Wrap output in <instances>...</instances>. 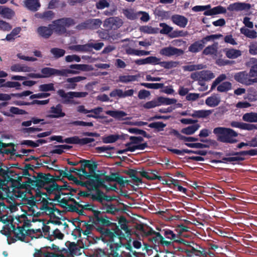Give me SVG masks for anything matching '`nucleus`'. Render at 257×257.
<instances>
[{"label":"nucleus","instance_id":"obj_1","mask_svg":"<svg viewBox=\"0 0 257 257\" xmlns=\"http://www.w3.org/2000/svg\"><path fill=\"white\" fill-rule=\"evenodd\" d=\"M8 195L13 198L28 199L25 210L29 216H39L41 213H45L51 218H58L61 215L59 210L47 201V194L41 190H32L27 192L25 188H17Z\"/></svg>","mask_w":257,"mask_h":257},{"label":"nucleus","instance_id":"obj_2","mask_svg":"<svg viewBox=\"0 0 257 257\" xmlns=\"http://www.w3.org/2000/svg\"><path fill=\"white\" fill-rule=\"evenodd\" d=\"M16 188H9L8 191L6 192V195L8 197L10 198L13 202L9 201L8 198L0 202V213L7 212L8 213L9 211L11 213H13L16 211H19V209L21 211L24 212L22 214L10 216L9 218H6L5 215L1 217V220L2 221L5 222L6 220H8V222L10 221L14 228H17V227L18 226L23 227L26 219H27V220L31 221V216L28 215L25 210V207L28 205V199L25 198L22 199L16 197L13 198L8 195L10 192H13L14 189H16Z\"/></svg>","mask_w":257,"mask_h":257},{"label":"nucleus","instance_id":"obj_3","mask_svg":"<svg viewBox=\"0 0 257 257\" xmlns=\"http://www.w3.org/2000/svg\"><path fill=\"white\" fill-rule=\"evenodd\" d=\"M53 176L50 174H40L34 180H31L29 186L31 189L27 192H30L32 190H41L49 195V198L54 200L55 195L60 191L58 185L53 181Z\"/></svg>","mask_w":257,"mask_h":257},{"label":"nucleus","instance_id":"obj_4","mask_svg":"<svg viewBox=\"0 0 257 257\" xmlns=\"http://www.w3.org/2000/svg\"><path fill=\"white\" fill-rule=\"evenodd\" d=\"M118 225L113 223V245H115L116 249L121 247L122 240L127 239L131 241V230L127 225L126 219L123 216L117 217Z\"/></svg>","mask_w":257,"mask_h":257},{"label":"nucleus","instance_id":"obj_5","mask_svg":"<svg viewBox=\"0 0 257 257\" xmlns=\"http://www.w3.org/2000/svg\"><path fill=\"white\" fill-rule=\"evenodd\" d=\"M74 24V21L70 18H64L53 22V24L49 27H40L37 29L38 34L41 37L48 38L52 34L54 30L58 33H63L65 32L66 28Z\"/></svg>","mask_w":257,"mask_h":257},{"label":"nucleus","instance_id":"obj_6","mask_svg":"<svg viewBox=\"0 0 257 257\" xmlns=\"http://www.w3.org/2000/svg\"><path fill=\"white\" fill-rule=\"evenodd\" d=\"M218 141L225 143L233 144L237 142L236 138L238 134L232 129L224 127H217L213 130Z\"/></svg>","mask_w":257,"mask_h":257},{"label":"nucleus","instance_id":"obj_7","mask_svg":"<svg viewBox=\"0 0 257 257\" xmlns=\"http://www.w3.org/2000/svg\"><path fill=\"white\" fill-rule=\"evenodd\" d=\"M112 182V176H104L102 177H93L89 179L87 184L91 189L102 187L108 191L111 190Z\"/></svg>","mask_w":257,"mask_h":257},{"label":"nucleus","instance_id":"obj_8","mask_svg":"<svg viewBox=\"0 0 257 257\" xmlns=\"http://www.w3.org/2000/svg\"><path fill=\"white\" fill-rule=\"evenodd\" d=\"M130 142L125 144L126 149L120 151L119 153H122L125 151L134 152L137 150H144L148 147L147 143H142L144 139L141 137H130Z\"/></svg>","mask_w":257,"mask_h":257},{"label":"nucleus","instance_id":"obj_9","mask_svg":"<svg viewBox=\"0 0 257 257\" xmlns=\"http://www.w3.org/2000/svg\"><path fill=\"white\" fill-rule=\"evenodd\" d=\"M93 197L101 202L104 206V210L107 213H112V197L105 195L103 192L97 190Z\"/></svg>","mask_w":257,"mask_h":257},{"label":"nucleus","instance_id":"obj_10","mask_svg":"<svg viewBox=\"0 0 257 257\" xmlns=\"http://www.w3.org/2000/svg\"><path fill=\"white\" fill-rule=\"evenodd\" d=\"M54 201L64 207L71 206L73 203H75V201L72 197L71 194L69 193H63L60 191L59 193L55 195V198Z\"/></svg>","mask_w":257,"mask_h":257},{"label":"nucleus","instance_id":"obj_11","mask_svg":"<svg viewBox=\"0 0 257 257\" xmlns=\"http://www.w3.org/2000/svg\"><path fill=\"white\" fill-rule=\"evenodd\" d=\"M233 77L234 80L239 83L246 86L253 85L249 73L246 71L236 72L234 74Z\"/></svg>","mask_w":257,"mask_h":257},{"label":"nucleus","instance_id":"obj_12","mask_svg":"<svg viewBox=\"0 0 257 257\" xmlns=\"http://www.w3.org/2000/svg\"><path fill=\"white\" fill-rule=\"evenodd\" d=\"M65 116V113L62 110V106L60 104L52 106L46 115V117L50 118H58Z\"/></svg>","mask_w":257,"mask_h":257},{"label":"nucleus","instance_id":"obj_13","mask_svg":"<svg viewBox=\"0 0 257 257\" xmlns=\"http://www.w3.org/2000/svg\"><path fill=\"white\" fill-rule=\"evenodd\" d=\"M184 51L182 50L171 46L163 48L160 51L161 55L167 57H171L174 55L179 56L182 55Z\"/></svg>","mask_w":257,"mask_h":257},{"label":"nucleus","instance_id":"obj_14","mask_svg":"<svg viewBox=\"0 0 257 257\" xmlns=\"http://www.w3.org/2000/svg\"><path fill=\"white\" fill-rule=\"evenodd\" d=\"M69 73L78 74L80 71H86L92 69L91 66L85 64H73L70 66Z\"/></svg>","mask_w":257,"mask_h":257},{"label":"nucleus","instance_id":"obj_15","mask_svg":"<svg viewBox=\"0 0 257 257\" xmlns=\"http://www.w3.org/2000/svg\"><path fill=\"white\" fill-rule=\"evenodd\" d=\"M57 94L62 98V102L66 104H75L73 100L72 91L66 92L63 89H59Z\"/></svg>","mask_w":257,"mask_h":257},{"label":"nucleus","instance_id":"obj_16","mask_svg":"<svg viewBox=\"0 0 257 257\" xmlns=\"http://www.w3.org/2000/svg\"><path fill=\"white\" fill-rule=\"evenodd\" d=\"M10 70L13 72L20 73V72H31L33 69L32 67L28 66L25 64L16 63L13 64L11 67Z\"/></svg>","mask_w":257,"mask_h":257},{"label":"nucleus","instance_id":"obj_17","mask_svg":"<svg viewBox=\"0 0 257 257\" xmlns=\"http://www.w3.org/2000/svg\"><path fill=\"white\" fill-rule=\"evenodd\" d=\"M32 220L30 223V230L33 232H41L42 228L44 227V222L41 219L35 218L36 216H33Z\"/></svg>","mask_w":257,"mask_h":257},{"label":"nucleus","instance_id":"obj_18","mask_svg":"<svg viewBox=\"0 0 257 257\" xmlns=\"http://www.w3.org/2000/svg\"><path fill=\"white\" fill-rule=\"evenodd\" d=\"M93 141V139L91 138H85L79 139L76 136L68 138L65 139V142L68 144H86L91 143Z\"/></svg>","mask_w":257,"mask_h":257},{"label":"nucleus","instance_id":"obj_19","mask_svg":"<svg viewBox=\"0 0 257 257\" xmlns=\"http://www.w3.org/2000/svg\"><path fill=\"white\" fill-rule=\"evenodd\" d=\"M250 5L244 3H235L230 4L227 7V10L230 11H240L250 9Z\"/></svg>","mask_w":257,"mask_h":257},{"label":"nucleus","instance_id":"obj_20","mask_svg":"<svg viewBox=\"0 0 257 257\" xmlns=\"http://www.w3.org/2000/svg\"><path fill=\"white\" fill-rule=\"evenodd\" d=\"M250 63L252 65L251 66L248 73L253 84L257 83V59L251 58L250 60Z\"/></svg>","mask_w":257,"mask_h":257},{"label":"nucleus","instance_id":"obj_21","mask_svg":"<svg viewBox=\"0 0 257 257\" xmlns=\"http://www.w3.org/2000/svg\"><path fill=\"white\" fill-rule=\"evenodd\" d=\"M173 23L180 28H185L188 23V19L183 16L175 15L172 16Z\"/></svg>","mask_w":257,"mask_h":257},{"label":"nucleus","instance_id":"obj_22","mask_svg":"<svg viewBox=\"0 0 257 257\" xmlns=\"http://www.w3.org/2000/svg\"><path fill=\"white\" fill-rule=\"evenodd\" d=\"M190 247V249H186L184 251L188 257L200 256L203 254V251L201 250L202 249L201 246L196 245V247L192 246Z\"/></svg>","mask_w":257,"mask_h":257},{"label":"nucleus","instance_id":"obj_23","mask_svg":"<svg viewBox=\"0 0 257 257\" xmlns=\"http://www.w3.org/2000/svg\"><path fill=\"white\" fill-rule=\"evenodd\" d=\"M86 78L83 76H76L72 78H69L66 79V82L69 84L65 85L67 89H74L76 86V83L85 80Z\"/></svg>","mask_w":257,"mask_h":257},{"label":"nucleus","instance_id":"obj_24","mask_svg":"<svg viewBox=\"0 0 257 257\" xmlns=\"http://www.w3.org/2000/svg\"><path fill=\"white\" fill-rule=\"evenodd\" d=\"M225 56L229 59H236L242 54L241 51L233 48H226L224 50Z\"/></svg>","mask_w":257,"mask_h":257},{"label":"nucleus","instance_id":"obj_25","mask_svg":"<svg viewBox=\"0 0 257 257\" xmlns=\"http://www.w3.org/2000/svg\"><path fill=\"white\" fill-rule=\"evenodd\" d=\"M97 152L105 157H111L112 154V147L110 145H104L96 148Z\"/></svg>","mask_w":257,"mask_h":257},{"label":"nucleus","instance_id":"obj_26","mask_svg":"<svg viewBox=\"0 0 257 257\" xmlns=\"http://www.w3.org/2000/svg\"><path fill=\"white\" fill-rule=\"evenodd\" d=\"M134 90L133 89H129L123 91L120 89H116L113 90V96H117L119 98H124L127 96H132L133 95Z\"/></svg>","mask_w":257,"mask_h":257},{"label":"nucleus","instance_id":"obj_27","mask_svg":"<svg viewBox=\"0 0 257 257\" xmlns=\"http://www.w3.org/2000/svg\"><path fill=\"white\" fill-rule=\"evenodd\" d=\"M25 7L32 11H36L40 7L39 0H26L24 2Z\"/></svg>","mask_w":257,"mask_h":257},{"label":"nucleus","instance_id":"obj_28","mask_svg":"<svg viewBox=\"0 0 257 257\" xmlns=\"http://www.w3.org/2000/svg\"><path fill=\"white\" fill-rule=\"evenodd\" d=\"M226 12V9L220 6L215 7L208 11L204 12V15L206 16H211L219 14H224Z\"/></svg>","mask_w":257,"mask_h":257},{"label":"nucleus","instance_id":"obj_29","mask_svg":"<svg viewBox=\"0 0 257 257\" xmlns=\"http://www.w3.org/2000/svg\"><path fill=\"white\" fill-rule=\"evenodd\" d=\"M218 43H215L205 48L203 51V54L205 55L216 56L217 53Z\"/></svg>","mask_w":257,"mask_h":257},{"label":"nucleus","instance_id":"obj_30","mask_svg":"<svg viewBox=\"0 0 257 257\" xmlns=\"http://www.w3.org/2000/svg\"><path fill=\"white\" fill-rule=\"evenodd\" d=\"M213 111L211 110H199L194 111L190 116L197 118H206L209 116Z\"/></svg>","mask_w":257,"mask_h":257},{"label":"nucleus","instance_id":"obj_31","mask_svg":"<svg viewBox=\"0 0 257 257\" xmlns=\"http://www.w3.org/2000/svg\"><path fill=\"white\" fill-rule=\"evenodd\" d=\"M122 14L127 19L131 20H135L138 17V12H136L133 9H123Z\"/></svg>","mask_w":257,"mask_h":257},{"label":"nucleus","instance_id":"obj_32","mask_svg":"<svg viewBox=\"0 0 257 257\" xmlns=\"http://www.w3.org/2000/svg\"><path fill=\"white\" fill-rule=\"evenodd\" d=\"M139 30L141 32L147 34H155L159 32V28H154L148 25L141 26L140 27Z\"/></svg>","mask_w":257,"mask_h":257},{"label":"nucleus","instance_id":"obj_33","mask_svg":"<svg viewBox=\"0 0 257 257\" xmlns=\"http://www.w3.org/2000/svg\"><path fill=\"white\" fill-rule=\"evenodd\" d=\"M55 69L54 68L50 67L42 68L41 70V73H40V78H44L50 77L52 75H55Z\"/></svg>","mask_w":257,"mask_h":257},{"label":"nucleus","instance_id":"obj_34","mask_svg":"<svg viewBox=\"0 0 257 257\" xmlns=\"http://www.w3.org/2000/svg\"><path fill=\"white\" fill-rule=\"evenodd\" d=\"M1 112L5 115L10 116H12V114H26V112L23 109H20L18 107H11L9 111H1Z\"/></svg>","mask_w":257,"mask_h":257},{"label":"nucleus","instance_id":"obj_35","mask_svg":"<svg viewBox=\"0 0 257 257\" xmlns=\"http://www.w3.org/2000/svg\"><path fill=\"white\" fill-rule=\"evenodd\" d=\"M114 182L118 184L120 188L124 187L128 182V180L124 179L123 177L120 176L117 173H113V182Z\"/></svg>","mask_w":257,"mask_h":257},{"label":"nucleus","instance_id":"obj_36","mask_svg":"<svg viewBox=\"0 0 257 257\" xmlns=\"http://www.w3.org/2000/svg\"><path fill=\"white\" fill-rule=\"evenodd\" d=\"M220 102V98L216 95L210 96L205 100L206 104L210 107H215L219 104Z\"/></svg>","mask_w":257,"mask_h":257},{"label":"nucleus","instance_id":"obj_37","mask_svg":"<svg viewBox=\"0 0 257 257\" xmlns=\"http://www.w3.org/2000/svg\"><path fill=\"white\" fill-rule=\"evenodd\" d=\"M21 31V27H17L14 29L11 33L8 34L6 38L2 39V40H6L9 42L14 41L18 37V35L19 34Z\"/></svg>","mask_w":257,"mask_h":257},{"label":"nucleus","instance_id":"obj_38","mask_svg":"<svg viewBox=\"0 0 257 257\" xmlns=\"http://www.w3.org/2000/svg\"><path fill=\"white\" fill-rule=\"evenodd\" d=\"M14 234L16 238L24 240L25 238L26 231L23 227L18 226L14 228Z\"/></svg>","mask_w":257,"mask_h":257},{"label":"nucleus","instance_id":"obj_39","mask_svg":"<svg viewBox=\"0 0 257 257\" xmlns=\"http://www.w3.org/2000/svg\"><path fill=\"white\" fill-rule=\"evenodd\" d=\"M199 127L200 125L199 124H194L183 128L181 130V133L187 135H191L193 134Z\"/></svg>","mask_w":257,"mask_h":257},{"label":"nucleus","instance_id":"obj_40","mask_svg":"<svg viewBox=\"0 0 257 257\" xmlns=\"http://www.w3.org/2000/svg\"><path fill=\"white\" fill-rule=\"evenodd\" d=\"M242 120L249 122H257V113L253 112L246 113L243 115Z\"/></svg>","mask_w":257,"mask_h":257},{"label":"nucleus","instance_id":"obj_41","mask_svg":"<svg viewBox=\"0 0 257 257\" xmlns=\"http://www.w3.org/2000/svg\"><path fill=\"white\" fill-rule=\"evenodd\" d=\"M205 68V66L202 64H190L183 66V69L184 71H193L198 70H201Z\"/></svg>","mask_w":257,"mask_h":257},{"label":"nucleus","instance_id":"obj_42","mask_svg":"<svg viewBox=\"0 0 257 257\" xmlns=\"http://www.w3.org/2000/svg\"><path fill=\"white\" fill-rule=\"evenodd\" d=\"M203 47L204 45L201 41H197L190 45L189 47V51L192 53H196L202 50Z\"/></svg>","mask_w":257,"mask_h":257},{"label":"nucleus","instance_id":"obj_43","mask_svg":"<svg viewBox=\"0 0 257 257\" xmlns=\"http://www.w3.org/2000/svg\"><path fill=\"white\" fill-rule=\"evenodd\" d=\"M137 76L135 75H120L117 80V82L122 83H128L130 82L135 81L137 80Z\"/></svg>","mask_w":257,"mask_h":257},{"label":"nucleus","instance_id":"obj_44","mask_svg":"<svg viewBox=\"0 0 257 257\" xmlns=\"http://www.w3.org/2000/svg\"><path fill=\"white\" fill-rule=\"evenodd\" d=\"M240 32L249 38L254 39L257 37V33L255 31L250 30L245 27L240 29Z\"/></svg>","mask_w":257,"mask_h":257},{"label":"nucleus","instance_id":"obj_45","mask_svg":"<svg viewBox=\"0 0 257 257\" xmlns=\"http://www.w3.org/2000/svg\"><path fill=\"white\" fill-rule=\"evenodd\" d=\"M158 98L159 105L161 104L171 105L177 102V100L175 98H169L164 97H159Z\"/></svg>","mask_w":257,"mask_h":257},{"label":"nucleus","instance_id":"obj_46","mask_svg":"<svg viewBox=\"0 0 257 257\" xmlns=\"http://www.w3.org/2000/svg\"><path fill=\"white\" fill-rule=\"evenodd\" d=\"M149 126L155 129L157 132H161L164 130V128L166 126V124L162 122L157 121L150 123Z\"/></svg>","mask_w":257,"mask_h":257},{"label":"nucleus","instance_id":"obj_47","mask_svg":"<svg viewBox=\"0 0 257 257\" xmlns=\"http://www.w3.org/2000/svg\"><path fill=\"white\" fill-rule=\"evenodd\" d=\"M232 84L228 81L224 82L219 85L217 88V91L219 92H225L231 89Z\"/></svg>","mask_w":257,"mask_h":257},{"label":"nucleus","instance_id":"obj_48","mask_svg":"<svg viewBox=\"0 0 257 257\" xmlns=\"http://www.w3.org/2000/svg\"><path fill=\"white\" fill-rule=\"evenodd\" d=\"M159 65L166 69H171L176 67L178 65V62L175 61H159Z\"/></svg>","mask_w":257,"mask_h":257},{"label":"nucleus","instance_id":"obj_49","mask_svg":"<svg viewBox=\"0 0 257 257\" xmlns=\"http://www.w3.org/2000/svg\"><path fill=\"white\" fill-rule=\"evenodd\" d=\"M46 141L43 139H40L37 140L36 142H34L30 140L24 141L23 144L29 146L33 147H38L40 145L46 143Z\"/></svg>","mask_w":257,"mask_h":257},{"label":"nucleus","instance_id":"obj_50","mask_svg":"<svg viewBox=\"0 0 257 257\" xmlns=\"http://www.w3.org/2000/svg\"><path fill=\"white\" fill-rule=\"evenodd\" d=\"M160 27H162V29L159 31L162 34L168 35L173 31V27L169 26L167 24L162 23L159 24Z\"/></svg>","mask_w":257,"mask_h":257},{"label":"nucleus","instance_id":"obj_51","mask_svg":"<svg viewBox=\"0 0 257 257\" xmlns=\"http://www.w3.org/2000/svg\"><path fill=\"white\" fill-rule=\"evenodd\" d=\"M127 114L123 111L113 110V118L118 120L129 119V117H126Z\"/></svg>","mask_w":257,"mask_h":257},{"label":"nucleus","instance_id":"obj_52","mask_svg":"<svg viewBox=\"0 0 257 257\" xmlns=\"http://www.w3.org/2000/svg\"><path fill=\"white\" fill-rule=\"evenodd\" d=\"M164 234L166 238L173 240L174 242L178 241L179 236L174 233V232L171 230H165Z\"/></svg>","mask_w":257,"mask_h":257},{"label":"nucleus","instance_id":"obj_53","mask_svg":"<svg viewBox=\"0 0 257 257\" xmlns=\"http://www.w3.org/2000/svg\"><path fill=\"white\" fill-rule=\"evenodd\" d=\"M72 49L78 52H87L91 49V46L90 44H86L83 45H76L73 46Z\"/></svg>","mask_w":257,"mask_h":257},{"label":"nucleus","instance_id":"obj_54","mask_svg":"<svg viewBox=\"0 0 257 257\" xmlns=\"http://www.w3.org/2000/svg\"><path fill=\"white\" fill-rule=\"evenodd\" d=\"M141 85L146 88L154 89L162 88L164 86V84L163 83H141Z\"/></svg>","mask_w":257,"mask_h":257},{"label":"nucleus","instance_id":"obj_55","mask_svg":"<svg viewBox=\"0 0 257 257\" xmlns=\"http://www.w3.org/2000/svg\"><path fill=\"white\" fill-rule=\"evenodd\" d=\"M76 204L83 210L94 211V206L91 204L81 201L79 203H76Z\"/></svg>","mask_w":257,"mask_h":257},{"label":"nucleus","instance_id":"obj_56","mask_svg":"<svg viewBox=\"0 0 257 257\" xmlns=\"http://www.w3.org/2000/svg\"><path fill=\"white\" fill-rule=\"evenodd\" d=\"M35 16L45 20H51L54 17V13L52 11H49L43 14H36Z\"/></svg>","mask_w":257,"mask_h":257},{"label":"nucleus","instance_id":"obj_57","mask_svg":"<svg viewBox=\"0 0 257 257\" xmlns=\"http://www.w3.org/2000/svg\"><path fill=\"white\" fill-rule=\"evenodd\" d=\"M39 90L41 91H49L54 90V86L53 83H48L41 84L39 86Z\"/></svg>","mask_w":257,"mask_h":257},{"label":"nucleus","instance_id":"obj_58","mask_svg":"<svg viewBox=\"0 0 257 257\" xmlns=\"http://www.w3.org/2000/svg\"><path fill=\"white\" fill-rule=\"evenodd\" d=\"M15 15V12L8 8L4 7L2 16L4 18L11 19Z\"/></svg>","mask_w":257,"mask_h":257},{"label":"nucleus","instance_id":"obj_59","mask_svg":"<svg viewBox=\"0 0 257 257\" xmlns=\"http://www.w3.org/2000/svg\"><path fill=\"white\" fill-rule=\"evenodd\" d=\"M12 96H15L17 97H22V93H16V94H4L0 93V100H9L11 99Z\"/></svg>","mask_w":257,"mask_h":257},{"label":"nucleus","instance_id":"obj_60","mask_svg":"<svg viewBox=\"0 0 257 257\" xmlns=\"http://www.w3.org/2000/svg\"><path fill=\"white\" fill-rule=\"evenodd\" d=\"M21 83L17 81H7L5 83V87L15 88L19 90L21 89Z\"/></svg>","mask_w":257,"mask_h":257},{"label":"nucleus","instance_id":"obj_61","mask_svg":"<svg viewBox=\"0 0 257 257\" xmlns=\"http://www.w3.org/2000/svg\"><path fill=\"white\" fill-rule=\"evenodd\" d=\"M188 35V32L182 30H176L170 34L171 38H177L179 37H185Z\"/></svg>","mask_w":257,"mask_h":257},{"label":"nucleus","instance_id":"obj_62","mask_svg":"<svg viewBox=\"0 0 257 257\" xmlns=\"http://www.w3.org/2000/svg\"><path fill=\"white\" fill-rule=\"evenodd\" d=\"M202 75H203V80L208 81L215 77L214 74L209 70L202 71Z\"/></svg>","mask_w":257,"mask_h":257},{"label":"nucleus","instance_id":"obj_63","mask_svg":"<svg viewBox=\"0 0 257 257\" xmlns=\"http://www.w3.org/2000/svg\"><path fill=\"white\" fill-rule=\"evenodd\" d=\"M159 106L158 98L148 101L143 105V107L147 109H150Z\"/></svg>","mask_w":257,"mask_h":257},{"label":"nucleus","instance_id":"obj_64","mask_svg":"<svg viewBox=\"0 0 257 257\" xmlns=\"http://www.w3.org/2000/svg\"><path fill=\"white\" fill-rule=\"evenodd\" d=\"M249 53L252 55H257V42H252L249 45Z\"/></svg>","mask_w":257,"mask_h":257}]
</instances>
